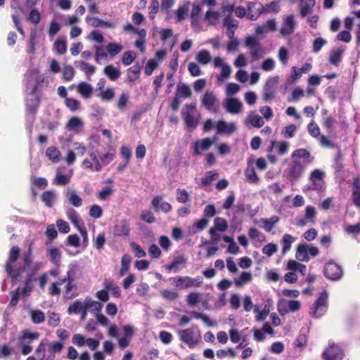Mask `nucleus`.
<instances>
[{
    "mask_svg": "<svg viewBox=\"0 0 360 360\" xmlns=\"http://www.w3.org/2000/svg\"><path fill=\"white\" fill-rule=\"evenodd\" d=\"M20 248L18 246H13L9 252L8 260L6 264V271L7 274L12 278L13 282L17 283L22 278V274L26 269H29L30 274L28 276H32L39 271L43 266L42 262L37 261L30 262V264L27 265L24 262L19 264L18 259L19 257Z\"/></svg>",
    "mask_w": 360,
    "mask_h": 360,
    "instance_id": "1",
    "label": "nucleus"
},
{
    "mask_svg": "<svg viewBox=\"0 0 360 360\" xmlns=\"http://www.w3.org/2000/svg\"><path fill=\"white\" fill-rule=\"evenodd\" d=\"M64 345L59 342H48L43 340L38 345L36 353H43L39 360H55L56 354L60 353Z\"/></svg>",
    "mask_w": 360,
    "mask_h": 360,
    "instance_id": "2",
    "label": "nucleus"
},
{
    "mask_svg": "<svg viewBox=\"0 0 360 360\" xmlns=\"http://www.w3.org/2000/svg\"><path fill=\"white\" fill-rule=\"evenodd\" d=\"M44 77L40 74L38 69L29 70L25 74L26 93H37L39 86L44 82Z\"/></svg>",
    "mask_w": 360,
    "mask_h": 360,
    "instance_id": "3",
    "label": "nucleus"
},
{
    "mask_svg": "<svg viewBox=\"0 0 360 360\" xmlns=\"http://www.w3.org/2000/svg\"><path fill=\"white\" fill-rule=\"evenodd\" d=\"M328 295L322 292L310 309L309 314L312 317L319 319L324 315L328 310Z\"/></svg>",
    "mask_w": 360,
    "mask_h": 360,
    "instance_id": "4",
    "label": "nucleus"
},
{
    "mask_svg": "<svg viewBox=\"0 0 360 360\" xmlns=\"http://www.w3.org/2000/svg\"><path fill=\"white\" fill-rule=\"evenodd\" d=\"M306 167L304 163H302V160H293L288 165L284 173L290 181H295L302 176Z\"/></svg>",
    "mask_w": 360,
    "mask_h": 360,
    "instance_id": "5",
    "label": "nucleus"
},
{
    "mask_svg": "<svg viewBox=\"0 0 360 360\" xmlns=\"http://www.w3.org/2000/svg\"><path fill=\"white\" fill-rule=\"evenodd\" d=\"M245 45L250 50L252 60H257L262 58L265 53L264 49L261 46L256 37H247L245 40Z\"/></svg>",
    "mask_w": 360,
    "mask_h": 360,
    "instance_id": "6",
    "label": "nucleus"
},
{
    "mask_svg": "<svg viewBox=\"0 0 360 360\" xmlns=\"http://www.w3.org/2000/svg\"><path fill=\"white\" fill-rule=\"evenodd\" d=\"M178 334L180 340L191 348L195 347L201 338L200 333L193 328L181 330Z\"/></svg>",
    "mask_w": 360,
    "mask_h": 360,
    "instance_id": "7",
    "label": "nucleus"
},
{
    "mask_svg": "<svg viewBox=\"0 0 360 360\" xmlns=\"http://www.w3.org/2000/svg\"><path fill=\"white\" fill-rule=\"evenodd\" d=\"M173 283L179 290L186 289L191 287H199L202 284L200 278H191L189 276H177L170 278Z\"/></svg>",
    "mask_w": 360,
    "mask_h": 360,
    "instance_id": "8",
    "label": "nucleus"
},
{
    "mask_svg": "<svg viewBox=\"0 0 360 360\" xmlns=\"http://www.w3.org/2000/svg\"><path fill=\"white\" fill-rule=\"evenodd\" d=\"M196 111V104H186L182 110L181 114L183 119L187 127L195 129L198 125V120L194 117V112Z\"/></svg>",
    "mask_w": 360,
    "mask_h": 360,
    "instance_id": "9",
    "label": "nucleus"
},
{
    "mask_svg": "<svg viewBox=\"0 0 360 360\" xmlns=\"http://www.w3.org/2000/svg\"><path fill=\"white\" fill-rule=\"evenodd\" d=\"M297 27V22L293 15H285L283 18L279 29L281 37L286 38L294 33Z\"/></svg>",
    "mask_w": 360,
    "mask_h": 360,
    "instance_id": "10",
    "label": "nucleus"
},
{
    "mask_svg": "<svg viewBox=\"0 0 360 360\" xmlns=\"http://www.w3.org/2000/svg\"><path fill=\"white\" fill-rule=\"evenodd\" d=\"M343 356L342 349L334 343H329L328 347L323 352L325 360H342Z\"/></svg>",
    "mask_w": 360,
    "mask_h": 360,
    "instance_id": "11",
    "label": "nucleus"
},
{
    "mask_svg": "<svg viewBox=\"0 0 360 360\" xmlns=\"http://www.w3.org/2000/svg\"><path fill=\"white\" fill-rule=\"evenodd\" d=\"M223 105L226 112L232 115L240 114L243 109V103L239 99L233 97L226 98L224 101Z\"/></svg>",
    "mask_w": 360,
    "mask_h": 360,
    "instance_id": "12",
    "label": "nucleus"
},
{
    "mask_svg": "<svg viewBox=\"0 0 360 360\" xmlns=\"http://www.w3.org/2000/svg\"><path fill=\"white\" fill-rule=\"evenodd\" d=\"M278 81L279 77L278 76L269 77L266 80L263 89V99L265 101L274 98Z\"/></svg>",
    "mask_w": 360,
    "mask_h": 360,
    "instance_id": "13",
    "label": "nucleus"
},
{
    "mask_svg": "<svg viewBox=\"0 0 360 360\" xmlns=\"http://www.w3.org/2000/svg\"><path fill=\"white\" fill-rule=\"evenodd\" d=\"M324 274L330 280H338L342 276V269L338 264L330 262L325 266Z\"/></svg>",
    "mask_w": 360,
    "mask_h": 360,
    "instance_id": "14",
    "label": "nucleus"
},
{
    "mask_svg": "<svg viewBox=\"0 0 360 360\" xmlns=\"http://www.w3.org/2000/svg\"><path fill=\"white\" fill-rule=\"evenodd\" d=\"M301 304L298 300H281L278 304V310L281 314L289 311L295 312L300 309Z\"/></svg>",
    "mask_w": 360,
    "mask_h": 360,
    "instance_id": "15",
    "label": "nucleus"
},
{
    "mask_svg": "<svg viewBox=\"0 0 360 360\" xmlns=\"http://www.w3.org/2000/svg\"><path fill=\"white\" fill-rule=\"evenodd\" d=\"M276 27L277 24L275 19H269L264 24L257 26L255 34L258 37H263L269 32L276 31Z\"/></svg>",
    "mask_w": 360,
    "mask_h": 360,
    "instance_id": "16",
    "label": "nucleus"
},
{
    "mask_svg": "<svg viewBox=\"0 0 360 360\" xmlns=\"http://www.w3.org/2000/svg\"><path fill=\"white\" fill-rule=\"evenodd\" d=\"M244 124L247 127H252L255 128H260L264 124V120L262 117L259 115L255 111H250L245 120Z\"/></svg>",
    "mask_w": 360,
    "mask_h": 360,
    "instance_id": "17",
    "label": "nucleus"
},
{
    "mask_svg": "<svg viewBox=\"0 0 360 360\" xmlns=\"http://www.w3.org/2000/svg\"><path fill=\"white\" fill-rule=\"evenodd\" d=\"M324 172L320 169H314L310 174L309 179L312 182V188L314 190L321 191L323 189Z\"/></svg>",
    "mask_w": 360,
    "mask_h": 360,
    "instance_id": "18",
    "label": "nucleus"
},
{
    "mask_svg": "<svg viewBox=\"0 0 360 360\" xmlns=\"http://www.w3.org/2000/svg\"><path fill=\"white\" fill-rule=\"evenodd\" d=\"M291 156L293 160H301L302 158L304 159L302 163H304L305 166L312 162L314 159V158L311 155L310 153L304 148L295 150Z\"/></svg>",
    "mask_w": 360,
    "mask_h": 360,
    "instance_id": "19",
    "label": "nucleus"
},
{
    "mask_svg": "<svg viewBox=\"0 0 360 360\" xmlns=\"http://www.w3.org/2000/svg\"><path fill=\"white\" fill-rule=\"evenodd\" d=\"M213 141L209 138L196 141L193 144V154L198 155L203 151L207 150L213 143Z\"/></svg>",
    "mask_w": 360,
    "mask_h": 360,
    "instance_id": "20",
    "label": "nucleus"
},
{
    "mask_svg": "<svg viewBox=\"0 0 360 360\" xmlns=\"http://www.w3.org/2000/svg\"><path fill=\"white\" fill-rule=\"evenodd\" d=\"M218 134H231L236 131L237 127L234 122L228 123L224 120H219L216 124Z\"/></svg>",
    "mask_w": 360,
    "mask_h": 360,
    "instance_id": "21",
    "label": "nucleus"
},
{
    "mask_svg": "<svg viewBox=\"0 0 360 360\" xmlns=\"http://www.w3.org/2000/svg\"><path fill=\"white\" fill-rule=\"evenodd\" d=\"M217 101L215 94L213 91H206L201 98V103L208 110H212Z\"/></svg>",
    "mask_w": 360,
    "mask_h": 360,
    "instance_id": "22",
    "label": "nucleus"
},
{
    "mask_svg": "<svg viewBox=\"0 0 360 360\" xmlns=\"http://www.w3.org/2000/svg\"><path fill=\"white\" fill-rule=\"evenodd\" d=\"M27 95L28 96L26 98L27 109L28 112H30L32 115H34L39 105V97L37 92L33 94H27Z\"/></svg>",
    "mask_w": 360,
    "mask_h": 360,
    "instance_id": "23",
    "label": "nucleus"
},
{
    "mask_svg": "<svg viewBox=\"0 0 360 360\" xmlns=\"http://www.w3.org/2000/svg\"><path fill=\"white\" fill-rule=\"evenodd\" d=\"M186 262L187 259L184 255H177L174 258L170 264L166 266V269L169 271H174L177 272L186 266Z\"/></svg>",
    "mask_w": 360,
    "mask_h": 360,
    "instance_id": "24",
    "label": "nucleus"
},
{
    "mask_svg": "<svg viewBox=\"0 0 360 360\" xmlns=\"http://www.w3.org/2000/svg\"><path fill=\"white\" fill-rule=\"evenodd\" d=\"M152 205L156 211L161 210L164 212H168L171 210V205L165 201L162 200L161 196H155L152 200Z\"/></svg>",
    "mask_w": 360,
    "mask_h": 360,
    "instance_id": "25",
    "label": "nucleus"
},
{
    "mask_svg": "<svg viewBox=\"0 0 360 360\" xmlns=\"http://www.w3.org/2000/svg\"><path fill=\"white\" fill-rule=\"evenodd\" d=\"M46 156L51 162L58 163L61 160L62 155L59 149L56 146H49L46 148L45 152Z\"/></svg>",
    "mask_w": 360,
    "mask_h": 360,
    "instance_id": "26",
    "label": "nucleus"
},
{
    "mask_svg": "<svg viewBox=\"0 0 360 360\" xmlns=\"http://www.w3.org/2000/svg\"><path fill=\"white\" fill-rule=\"evenodd\" d=\"M84 126V122L81 118L78 117H72L70 119L66 124V128L69 131H72L75 133H78Z\"/></svg>",
    "mask_w": 360,
    "mask_h": 360,
    "instance_id": "27",
    "label": "nucleus"
},
{
    "mask_svg": "<svg viewBox=\"0 0 360 360\" xmlns=\"http://www.w3.org/2000/svg\"><path fill=\"white\" fill-rule=\"evenodd\" d=\"M77 90L78 93L84 98H89L93 94V87L92 86L87 82H80L77 86Z\"/></svg>",
    "mask_w": 360,
    "mask_h": 360,
    "instance_id": "28",
    "label": "nucleus"
},
{
    "mask_svg": "<svg viewBox=\"0 0 360 360\" xmlns=\"http://www.w3.org/2000/svg\"><path fill=\"white\" fill-rule=\"evenodd\" d=\"M308 249L309 245H298L295 254L297 259L301 262H308L309 260V256L308 255Z\"/></svg>",
    "mask_w": 360,
    "mask_h": 360,
    "instance_id": "29",
    "label": "nucleus"
},
{
    "mask_svg": "<svg viewBox=\"0 0 360 360\" xmlns=\"http://www.w3.org/2000/svg\"><path fill=\"white\" fill-rule=\"evenodd\" d=\"M103 73L111 80L115 81L121 76V71L119 68L112 65H108L103 69Z\"/></svg>",
    "mask_w": 360,
    "mask_h": 360,
    "instance_id": "30",
    "label": "nucleus"
},
{
    "mask_svg": "<svg viewBox=\"0 0 360 360\" xmlns=\"http://www.w3.org/2000/svg\"><path fill=\"white\" fill-rule=\"evenodd\" d=\"M50 261L56 266H59L61 261V252L56 247H51L47 250Z\"/></svg>",
    "mask_w": 360,
    "mask_h": 360,
    "instance_id": "31",
    "label": "nucleus"
},
{
    "mask_svg": "<svg viewBox=\"0 0 360 360\" xmlns=\"http://www.w3.org/2000/svg\"><path fill=\"white\" fill-rule=\"evenodd\" d=\"M352 199L354 205L360 207V177L354 179L353 184Z\"/></svg>",
    "mask_w": 360,
    "mask_h": 360,
    "instance_id": "32",
    "label": "nucleus"
},
{
    "mask_svg": "<svg viewBox=\"0 0 360 360\" xmlns=\"http://www.w3.org/2000/svg\"><path fill=\"white\" fill-rule=\"evenodd\" d=\"M212 59L210 52L206 49L200 50L195 56L196 61L202 65H207L212 61Z\"/></svg>",
    "mask_w": 360,
    "mask_h": 360,
    "instance_id": "33",
    "label": "nucleus"
},
{
    "mask_svg": "<svg viewBox=\"0 0 360 360\" xmlns=\"http://www.w3.org/2000/svg\"><path fill=\"white\" fill-rule=\"evenodd\" d=\"M280 218L278 216H273L269 219L262 218L260 219V222L262 223V228L266 232H270L279 221Z\"/></svg>",
    "mask_w": 360,
    "mask_h": 360,
    "instance_id": "34",
    "label": "nucleus"
},
{
    "mask_svg": "<svg viewBox=\"0 0 360 360\" xmlns=\"http://www.w3.org/2000/svg\"><path fill=\"white\" fill-rule=\"evenodd\" d=\"M85 307L86 309L89 310L91 312L97 315L100 314L103 304L98 301L92 300L90 297H86L85 299Z\"/></svg>",
    "mask_w": 360,
    "mask_h": 360,
    "instance_id": "35",
    "label": "nucleus"
},
{
    "mask_svg": "<svg viewBox=\"0 0 360 360\" xmlns=\"http://www.w3.org/2000/svg\"><path fill=\"white\" fill-rule=\"evenodd\" d=\"M75 65L84 72L88 77L91 76L96 69L95 66L82 60L75 61Z\"/></svg>",
    "mask_w": 360,
    "mask_h": 360,
    "instance_id": "36",
    "label": "nucleus"
},
{
    "mask_svg": "<svg viewBox=\"0 0 360 360\" xmlns=\"http://www.w3.org/2000/svg\"><path fill=\"white\" fill-rule=\"evenodd\" d=\"M244 174L246 180L249 183L255 184L259 183V179L255 172V168L250 165L249 162L248 167L245 169Z\"/></svg>",
    "mask_w": 360,
    "mask_h": 360,
    "instance_id": "37",
    "label": "nucleus"
},
{
    "mask_svg": "<svg viewBox=\"0 0 360 360\" xmlns=\"http://www.w3.org/2000/svg\"><path fill=\"white\" fill-rule=\"evenodd\" d=\"M68 202L74 207H80L82 205V198H80L75 190H68L65 194Z\"/></svg>",
    "mask_w": 360,
    "mask_h": 360,
    "instance_id": "38",
    "label": "nucleus"
},
{
    "mask_svg": "<svg viewBox=\"0 0 360 360\" xmlns=\"http://www.w3.org/2000/svg\"><path fill=\"white\" fill-rule=\"evenodd\" d=\"M254 312L257 314L255 320L259 322L263 321L270 313V307L268 304H265L263 309L259 310V306L255 305L254 307Z\"/></svg>",
    "mask_w": 360,
    "mask_h": 360,
    "instance_id": "39",
    "label": "nucleus"
},
{
    "mask_svg": "<svg viewBox=\"0 0 360 360\" xmlns=\"http://www.w3.org/2000/svg\"><path fill=\"white\" fill-rule=\"evenodd\" d=\"M296 238L291 236L290 234L285 233L283 235L281 243H282V253L285 255L288 252L292 244L295 241Z\"/></svg>",
    "mask_w": 360,
    "mask_h": 360,
    "instance_id": "40",
    "label": "nucleus"
},
{
    "mask_svg": "<svg viewBox=\"0 0 360 360\" xmlns=\"http://www.w3.org/2000/svg\"><path fill=\"white\" fill-rule=\"evenodd\" d=\"M27 250L23 253V262L25 264H30V262L32 261V246L34 244V240L28 238L25 241Z\"/></svg>",
    "mask_w": 360,
    "mask_h": 360,
    "instance_id": "41",
    "label": "nucleus"
},
{
    "mask_svg": "<svg viewBox=\"0 0 360 360\" xmlns=\"http://www.w3.org/2000/svg\"><path fill=\"white\" fill-rule=\"evenodd\" d=\"M67 216L68 219L75 225L77 229H79L84 225V222L81 220L79 214L75 210L72 208L69 209L67 211Z\"/></svg>",
    "mask_w": 360,
    "mask_h": 360,
    "instance_id": "42",
    "label": "nucleus"
},
{
    "mask_svg": "<svg viewBox=\"0 0 360 360\" xmlns=\"http://www.w3.org/2000/svg\"><path fill=\"white\" fill-rule=\"evenodd\" d=\"M84 309H86L85 300L84 301L77 300L70 304L68 309V313L69 314H79Z\"/></svg>",
    "mask_w": 360,
    "mask_h": 360,
    "instance_id": "43",
    "label": "nucleus"
},
{
    "mask_svg": "<svg viewBox=\"0 0 360 360\" xmlns=\"http://www.w3.org/2000/svg\"><path fill=\"white\" fill-rule=\"evenodd\" d=\"M103 287L108 292L110 291L114 297H120L121 295L120 289L118 285L112 281L105 279L103 282Z\"/></svg>",
    "mask_w": 360,
    "mask_h": 360,
    "instance_id": "44",
    "label": "nucleus"
},
{
    "mask_svg": "<svg viewBox=\"0 0 360 360\" xmlns=\"http://www.w3.org/2000/svg\"><path fill=\"white\" fill-rule=\"evenodd\" d=\"M56 199V194L53 191H45L41 195V200L47 207H52Z\"/></svg>",
    "mask_w": 360,
    "mask_h": 360,
    "instance_id": "45",
    "label": "nucleus"
},
{
    "mask_svg": "<svg viewBox=\"0 0 360 360\" xmlns=\"http://www.w3.org/2000/svg\"><path fill=\"white\" fill-rule=\"evenodd\" d=\"M252 279V276L250 272L243 271L238 278L234 279V283L237 287H240L250 283Z\"/></svg>",
    "mask_w": 360,
    "mask_h": 360,
    "instance_id": "46",
    "label": "nucleus"
},
{
    "mask_svg": "<svg viewBox=\"0 0 360 360\" xmlns=\"http://www.w3.org/2000/svg\"><path fill=\"white\" fill-rule=\"evenodd\" d=\"M274 148L278 150V154L284 155L288 152L289 145L285 141H272L271 143V148L269 149V151H271Z\"/></svg>",
    "mask_w": 360,
    "mask_h": 360,
    "instance_id": "47",
    "label": "nucleus"
},
{
    "mask_svg": "<svg viewBox=\"0 0 360 360\" xmlns=\"http://www.w3.org/2000/svg\"><path fill=\"white\" fill-rule=\"evenodd\" d=\"M287 269L290 271H297L302 275L306 274L307 266L304 264L298 263L295 260H290L287 264Z\"/></svg>",
    "mask_w": 360,
    "mask_h": 360,
    "instance_id": "48",
    "label": "nucleus"
},
{
    "mask_svg": "<svg viewBox=\"0 0 360 360\" xmlns=\"http://www.w3.org/2000/svg\"><path fill=\"white\" fill-rule=\"evenodd\" d=\"M315 5L314 0H306L301 4V15L304 17L312 12L313 7Z\"/></svg>",
    "mask_w": 360,
    "mask_h": 360,
    "instance_id": "49",
    "label": "nucleus"
},
{
    "mask_svg": "<svg viewBox=\"0 0 360 360\" xmlns=\"http://www.w3.org/2000/svg\"><path fill=\"white\" fill-rule=\"evenodd\" d=\"M54 51L60 54H65L67 51V41L64 39H58L53 44Z\"/></svg>",
    "mask_w": 360,
    "mask_h": 360,
    "instance_id": "50",
    "label": "nucleus"
},
{
    "mask_svg": "<svg viewBox=\"0 0 360 360\" xmlns=\"http://www.w3.org/2000/svg\"><path fill=\"white\" fill-rule=\"evenodd\" d=\"M131 263V257L129 255H124L122 257L121 268L119 272L120 276H124L129 271Z\"/></svg>",
    "mask_w": 360,
    "mask_h": 360,
    "instance_id": "51",
    "label": "nucleus"
},
{
    "mask_svg": "<svg viewBox=\"0 0 360 360\" xmlns=\"http://www.w3.org/2000/svg\"><path fill=\"white\" fill-rule=\"evenodd\" d=\"M141 67L139 65H134L127 70V76L129 82H134L139 77Z\"/></svg>",
    "mask_w": 360,
    "mask_h": 360,
    "instance_id": "52",
    "label": "nucleus"
},
{
    "mask_svg": "<svg viewBox=\"0 0 360 360\" xmlns=\"http://www.w3.org/2000/svg\"><path fill=\"white\" fill-rule=\"evenodd\" d=\"M201 8L197 4H193L191 13V24L193 27H197L199 23V15Z\"/></svg>",
    "mask_w": 360,
    "mask_h": 360,
    "instance_id": "53",
    "label": "nucleus"
},
{
    "mask_svg": "<svg viewBox=\"0 0 360 360\" xmlns=\"http://www.w3.org/2000/svg\"><path fill=\"white\" fill-rule=\"evenodd\" d=\"M219 18V13L217 11L209 10L205 15L204 20L208 22L210 25H214L217 23Z\"/></svg>",
    "mask_w": 360,
    "mask_h": 360,
    "instance_id": "54",
    "label": "nucleus"
},
{
    "mask_svg": "<svg viewBox=\"0 0 360 360\" xmlns=\"http://www.w3.org/2000/svg\"><path fill=\"white\" fill-rule=\"evenodd\" d=\"M191 91L188 86L182 84L177 86L176 96L179 98H188L191 96Z\"/></svg>",
    "mask_w": 360,
    "mask_h": 360,
    "instance_id": "55",
    "label": "nucleus"
},
{
    "mask_svg": "<svg viewBox=\"0 0 360 360\" xmlns=\"http://www.w3.org/2000/svg\"><path fill=\"white\" fill-rule=\"evenodd\" d=\"M94 49L95 50V61L100 64L102 59L106 58L108 57V53H106L107 51L102 46H95Z\"/></svg>",
    "mask_w": 360,
    "mask_h": 360,
    "instance_id": "56",
    "label": "nucleus"
},
{
    "mask_svg": "<svg viewBox=\"0 0 360 360\" xmlns=\"http://www.w3.org/2000/svg\"><path fill=\"white\" fill-rule=\"evenodd\" d=\"M188 5H183L178 8L174 12L176 22H181L186 18L188 14Z\"/></svg>",
    "mask_w": 360,
    "mask_h": 360,
    "instance_id": "57",
    "label": "nucleus"
},
{
    "mask_svg": "<svg viewBox=\"0 0 360 360\" xmlns=\"http://www.w3.org/2000/svg\"><path fill=\"white\" fill-rule=\"evenodd\" d=\"M123 47L122 45L115 43H110L105 47L108 54L111 57H114L120 53Z\"/></svg>",
    "mask_w": 360,
    "mask_h": 360,
    "instance_id": "58",
    "label": "nucleus"
},
{
    "mask_svg": "<svg viewBox=\"0 0 360 360\" xmlns=\"http://www.w3.org/2000/svg\"><path fill=\"white\" fill-rule=\"evenodd\" d=\"M63 78L65 81H71L75 77L74 68L69 65H64L62 70Z\"/></svg>",
    "mask_w": 360,
    "mask_h": 360,
    "instance_id": "59",
    "label": "nucleus"
},
{
    "mask_svg": "<svg viewBox=\"0 0 360 360\" xmlns=\"http://www.w3.org/2000/svg\"><path fill=\"white\" fill-rule=\"evenodd\" d=\"M213 228L219 231L224 232L228 228L227 221L222 217H216L214 220Z\"/></svg>",
    "mask_w": 360,
    "mask_h": 360,
    "instance_id": "60",
    "label": "nucleus"
},
{
    "mask_svg": "<svg viewBox=\"0 0 360 360\" xmlns=\"http://www.w3.org/2000/svg\"><path fill=\"white\" fill-rule=\"evenodd\" d=\"M209 223V220L206 218H202L197 221L192 226V231L196 233L198 231L205 229Z\"/></svg>",
    "mask_w": 360,
    "mask_h": 360,
    "instance_id": "61",
    "label": "nucleus"
},
{
    "mask_svg": "<svg viewBox=\"0 0 360 360\" xmlns=\"http://www.w3.org/2000/svg\"><path fill=\"white\" fill-rule=\"evenodd\" d=\"M97 96L103 101H111L115 96V90L112 88H107L101 93H98Z\"/></svg>",
    "mask_w": 360,
    "mask_h": 360,
    "instance_id": "62",
    "label": "nucleus"
},
{
    "mask_svg": "<svg viewBox=\"0 0 360 360\" xmlns=\"http://www.w3.org/2000/svg\"><path fill=\"white\" fill-rule=\"evenodd\" d=\"M188 70L193 77H198L202 75V70L200 66L195 62L188 63Z\"/></svg>",
    "mask_w": 360,
    "mask_h": 360,
    "instance_id": "63",
    "label": "nucleus"
},
{
    "mask_svg": "<svg viewBox=\"0 0 360 360\" xmlns=\"http://www.w3.org/2000/svg\"><path fill=\"white\" fill-rule=\"evenodd\" d=\"M278 250L277 245L274 243H269L264 245L262 250V253L264 255H267L268 257L272 256L274 253H276Z\"/></svg>",
    "mask_w": 360,
    "mask_h": 360,
    "instance_id": "64",
    "label": "nucleus"
}]
</instances>
